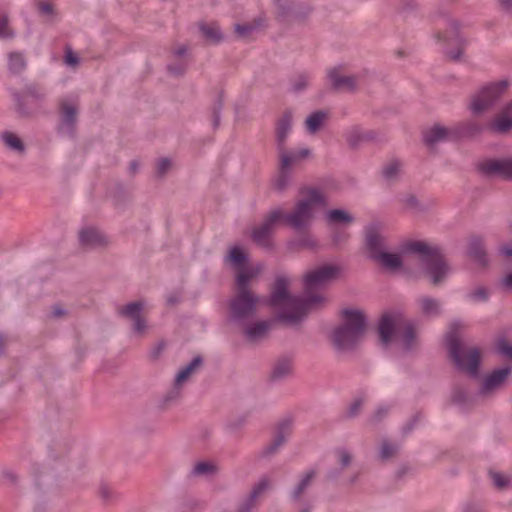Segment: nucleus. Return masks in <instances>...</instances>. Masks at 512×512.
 I'll return each mask as SVG.
<instances>
[{
	"label": "nucleus",
	"instance_id": "f257e3e1",
	"mask_svg": "<svg viewBox=\"0 0 512 512\" xmlns=\"http://www.w3.org/2000/svg\"><path fill=\"white\" fill-rule=\"evenodd\" d=\"M340 269L326 264L308 272L304 278V295L295 296L288 292L289 280L284 276L277 277L271 295L263 301L278 310V319L288 325L299 323L308 310L317 307L324 301L317 291L335 279Z\"/></svg>",
	"mask_w": 512,
	"mask_h": 512
},
{
	"label": "nucleus",
	"instance_id": "f03ea898",
	"mask_svg": "<svg viewBox=\"0 0 512 512\" xmlns=\"http://www.w3.org/2000/svg\"><path fill=\"white\" fill-rule=\"evenodd\" d=\"M300 199L294 210L285 214L282 209L277 208L271 211L263 223L252 230V240L259 246L271 248L270 236L275 226L281 221H285L289 226L296 230L307 227L318 208L326 206V197L318 188L310 187L301 191Z\"/></svg>",
	"mask_w": 512,
	"mask_h": 512
},
{
	"label": "nucleus",
	"instance_id": "7ed1b4c3",
	"mask_svg": "<svg viewBox=\"0 0 512 512\" xmlns=\"http://www.w3.org/2000/svg\"><path fill=\"white\" fill-rule=\"evenodd\" d=\"M378 333L383 345L398 340L405 350L412 348L416 338L413 322L407 321L398 310L387 311L382 315Z\"/></svg>",
	"mask_w": 512,
	"mask_h": 512
},
{
	"label": "nucleus",
	"instance_id": "20e7f679",
	"mask_svg": "<svg viewBox=\"0 0 512 512\" xmlns=\"http://www.w3.org/2000/svg\"><path fill=\"white\" fill-rule=\"evenodd\" d=\"M406 253L416 254L419 262L433 284H439L450 273L440 249L423 241H412L404 246Z\"/></svg>",
	"mask_w": 512,
	"mask_h": 512
},
{
	"label": "nucleus",
	"instance_id": "39448f33",
	"mask_svg": "<svg viewBox=\"0 0 512 512\" xmlns=\"http://www.w3.org/2000/svg\"><path fill=\"white\" fill-rule=\"evenodd\" d=\"M343 325L334 329L332 340L339 350H348L363 337L366 329V317L360 310L345 309L342 312Z\"/></svg>",
	"mask_w": 512,
	"mask_h": 512
},
{
	"label": "nucleus",
	"instance_id": "423d86ee",
	"mask_svg": "<svg viewBox=\"0 0 512 512\" xmlns=\"http://www.w3.org/2000/svg\"><path fill=\"white\" fill-rule=\"evenodd\" d=\"M447 346L456 367L472 377H477L480 363L478 348L464 346L454 334L447 336Z\"/></svg>",
	"mask_w": 512,
	"mask_h": 512
},
{
	"label": "nucleus",
	"instance_id": "0eeeda50",
	"mask_svg": "<svg viewBox=\"0 0 512 512\" xmlns=\"http://www.w3.org/2000/svg\"><path fill=\"white\" fill-rule=\"evenodd\" d=\"M366 246L370 257L382 267L389 270H397L402 265L399 254L384 251V240L378 233L376 225H370L366 229Z\"/></svg>",
	"mask_w": 512,
	"mask_h": 512
},
{
	"label": "nucleus",
	"instance_id": "6e6552de",
	"mask_svg": "<svg viewBox=\"0 0 512 512\" xmlns=\"http://www.w3.org/2000/svg\"><path fill=\"white\" fill-rule=\"evenodd\" d=\"M510 82L502 79L486 84L472 98L470 109L473 114H480L492 107L503 93L509 88Z\"/></svg>",
	"mask_w": 512,
	"mask_h": 512
},
{
	"label": "nucleus",
	"instance_id": "1a4fd4ad",
	"mask_svg": "<svg viewBox=\"0 0 512 512\" xmlns=\"http://www.w3.org/2000/svg\"><path fill=\"white\" fill-rule=\"evenodd\" d=\"M261 300L250 290H238L229 304L230 319L237 323H244L254 315L256 306Z\"/></svg>",
	"mask_w": 512,
	"mask_h": 512
},
{
	"label": "nucleus",
	"instance_id": "9d476101",
	"mask_svg": "<svg viewBox=\"0 0 512 512\" xmlns=\"http://www.w3.org/2000/svg\"><path fill=\"white\" fill-rule=\"evenodd\" d=\"M77 97L65 98L60 104L59 131L62 134H72L77 122Z\"/></svg>",
	"mask_w": 512,
	"mask_h": 512
},
{
	"label": "nucleus",
	"instance_id": "9b49d317",
	"mask_svg": "<svg viewBox=\"0 0 512 512\" xmlns=\"http://www.w3.org/2000/svg\"><path fill=\"white\" fill-rule=\"evenodd\" d=\"M482 173L512 180V158L487 159L479 163Z\"/></svg>",
	"mask_w": 512,
	"mask_h": 512
},
{
	"label": "nucleus",
	"instance_id": "f8f14e48",
	"mask_svg": "<svg viewBox=\"0 0 512 512\" xmlns=\"http://www.w3.org/2000/svg\"><path fill=\"white\" fill-rule=\"evenodd\" d=\"M144 310V302L136 301L123 306L119 310V313L121 316L133 322L132 328L135 333L141 334L147 329L146 321L142 318V313Z\"/></svg>",
	"mask_w": 512,
	"mask_h": 512
},
{
	"label": "nucleus",
	"instance_id": "ddd939ff",
	"mask_svg": "<svg viewBox=\"0 0 512 512\" xmlns=\"http://www.w3.org/2000/svg\"><path fill=\"white\" fill-rule=\"evenodd\" d=\"M278 150L281 169H288L290 171L294 165H297L301 160L310 155V150L308 148H300L295 151H285L284 146H278Z\"/></svg>",
	"mask_w": 512,
	"mask_h": 512
},
{
	"label": "nucleus",
	"instance_id": "4468645a",
	"mask_svg": "<svg viewBox=\"0 0 512 512\" xmlns=\"http://www.w3.org/2000/svg\"><path fill=\"white\" fill-rule=\"evenodd\" d=\"M489 128L496 133H506L512 129V101L506 104L501 113L490 123Z\"/></svg>",
	"mask_w": 512,
	"mask_h": 512
},
{
	"label": "nucleus",
	"instance_id": "2eb2a0df",
	"mask_svg": "<svg viewBox=\"0 0 512 512\" xmlns=\"http://www.w3.org/2000/svg\"><path fill=\"white\" fill-rule=\"evenodd\" d=\"M510 374L509 367H503L489 374L483 382L480 394L484 395L499 387Z\"/></svg>",
	"mask_w": 512,
	"mask_h": 512
},
{
	"label": "nucleus",
	"instance_id": "dca6fc26",
	"mask_svg": "<svg viewBox=\"0 0 512 512\" xmlns=\"http://www.w3.org/2000/svg\"><path fill=\"white\" fill-rule=\"evenodd\" d=\"M290 429L291 421H282L277 427L272 443L263 450V456L266 457L273 454L286 441V438L290 433Z\"/></svg>",
	"mask_w": 512,
	"mask_h": 512
},
{
	"label": "nucleus",
	"instance_id": "f3484780",
	"mask_svg": "<svg viewBox=\"0 0 512 512\" xmlns=\"http://www.w3.org/2000/svg\"><path fill=\"white\" fill-rule=\"evenodd\" d=\"M80 243L87 247H96L105 243V236L94 227L84 228L79 234Z\"/></svg>",
	"mask_w": 512,
	"mask_h": 512
},
{
	"label": "nucleus",
	"instance_id": "a211bd4d",
	"mask_svg": "<svg viewBox=\"0 0 512 512\" xmlns=\"http://www.w3.org/2000/svg\"><path fill=\"white\" fill-rule=\"evenodd\" d=\"M332 86L338 90L351 91L356 86V80L353 76H343L337 68L332 69L328 73Z\"/></svg>",
	"mask_w": 512,
	"mask_h": 512
},
{
	"label": "nucleus",
	"instance_id": "6ab92c4d",
	"mask_svg": "<svg viewBox=\"0 0 512 512\" xmlns=\"http://www.w3.org/2000/svg\"><path fill=\"white\" fill-rule=\"evenodd\" d=\"M270 482L267 477H262L253 487L250 495L241 503L240 511L248 512L253 507L256 499L269 488Z\"/></svg>",
	"mask_w": 512,
	"mask_h": 512
},
{
	"label": "nucleus",
	"instance_id": "aec40b11",
	"mask_svg": "<svg viewBox=\"0 0 512 512\" xmlns=\"http://www.w3.org/2000/svg\"><path fill=\"white\" fill-rule=\"evenodd\" d=\"M424 142L432 147L435 144L445 141L449 138V131L440 125H435L427 129L423 134Z\"/></svg>",
	"mask_w": 512,
	"mask_h": 512
},
{
	"label": "nucleus",
	"instance_id": "412c9836",
	"mask_svg": "<svg viewBox=\"0 0 512 512\" xmlns=\"http://www.w3.org/2000/svg\"><path fill=\"white\" fill-rule=\"evenodd\" d=\"M292 115L286 112L278 121L276 127V139L278 146H284L286 138L291 131Z\"/></svg>",
	"mask_w": 512,
	"mask_h": 512
},
{
	"label": "nucleus",
	"instance_id": "4be33fe9",
	"mask_svg": "<svg viewBox=\"0 0 512 512\" xmlns=\"http://www.w3.org/2000/svg\"><path fill=\"white\" fill-rule=\"evenodd\" d=\"M262 266L244 268L236 276V284L239 291L249 290L248 285L261 271Z\"/></svg>",
	"mask_w": 512,
	"mask_h": 512
},
{
	"label": "nucleus",
	"instance_id": "5701e85b",
	"mask_svg": "<svg viewBox=\"0 0 512 512\" xmlns=\"http://www.w3.org/2000/svg\"><path fill=\"white\" fill-rule=\"evenodd\" d=\"M269 328L270 323L268 321H259L249 325L244 334L249 341H257L265 336Z\"/></svg>",
	"mask_w": 512,
	"mask_h": 512
},
{
	"label": "nucleus",
	"instance_id": "b1692460",
	"mask_svg": "<svg viewBox=\"0 0 512 512\" xmlns=\"http://www.w3.org/2000/svg\"><path fill=\"white\" fill-rule=\"evenodd\" d=\"M468 254L479 265L484 266L487 264L486 253L483 248V243L480 239L474 238L470 241L468 246Z\"/></svg>",
	"mask_w": 512,
	"mask_h": 512
},
{
	"label": "nucleus",
	"instance_id": "393cba45",
	"mask_svg": "<svg viewBox=\"0 0 512 512\" xmlns=\"http://www.w3.org/2000/svg\"><path fill=\"white\" fill-rule=\"evenodd\" d=\"M201 363L202 358L200 356H196L186 366L180 369L175 377V387L179 388L189 378L193 371L201 365Z\"/></svg>",
	"mask_w": 512,
	"mask_h": 512
},
{
	"label": "nucleus",
	"instance_id": "a878e982",
	"mask_svg": "<svg viewBox=\"0 0 512 512\" xmlns=\"http://www.w3.org/2000/svg\"><path fill=\"white\" fill-rule=\"evenodd\" d=\"M328 224H347L351 223L354 218L351 214L343 209H332L325 215Z\"/></svg>",
	"mask_w": 512,
	"mask_h": 512
},
{
	"label": "nucleus",
	"instance_id": "bb28decb",
	"mask_svg": "<svg viewBox=\"0 0 512 512\" xmlns=\"http://www.w3.org/2000/svg\"><path fill=\"white\" fill-rule=\"evenodd\" d=\"M326 116L327 114L324 111H315L311 113L305 121L307 132L310 134L317 132L322 126Z\"/></svg>",
	"mask_w": 512,
	"mask_h": 512
},
{
	"label": "nucleus",
	"instance_id": "cd10ccee",
	"mask_svg": "<svg viewBox=\"0 0 512 512\" xmlns=\"http://www.w3.org/2000/svg\"><path fill=\"white\" fill-rule=\"evenodd\" d=\"M26 67V60L22 53L11 52L8 55V68L11 73H21Z\"/></svg>",
	"mask_w": 512,
	"mask_h": 512
},
{
	"label": "nucleus",
	"instance_id": "c85d7f7f",
	"mask_svg": "<svg viewBox=\"0 0 512 512\" xmlns=\"http://www.w3.org/2000/svg\"><path fill=\"white\" fill-rule=\"evenodd\" d=\"M422 313L428 316H434L440 313L441 304L437 299L431 297H422L419 300Z\"/></svg>",
	"mask_w": 512,
	"mask_h": 512
},
{
	"label": "nucleus",
	"instance_id": "c756f323",
	"mask_svg": "<svg viewBox=\"0 0 512 512\" xmlns=\"http://www.w3.org/2000/svg\"><path fill=\"white\" fill-rule=\"evenodd\" d=\"M315 474L316 472L314 470H310L303 475V477L300 479L299 483L292 492V497L294 500H299L301 498V496L304 494L306 489L311 484L313 478L315 477Z\"/></svg>",
	"mask_w": 512,
	"mask_h": 512
},
{
	"label": "nucleus",
	"instance_id": "7c9ffc66",
	"mask_svg": "<svg viewBox=\"0 0 512 512\" xmlns=\"http://www.w3.org/2000/svg\"><path fill=\"white\" fill-rule=\"evenodd\" d=\"M402 171V163L399 160L390 161L382 171L383 177L387 181H394Z\"/></svg>",
	"mask_w": 512,
	"mask_h": 512
},
{
	"label": "nucleus",
	"instance_id": "2f4dec72",
	"mask_svg": "<svg viewBox=\"0 0 512 512\" xmlns=\"http://www.w3.org/2000/svg\"><path fill=\"white\" fill-rule=\"evenodd\" d=\"M291 371V362L288 359L279 360L272 371V377L274 379H280L288 375Z\"/></svg>",
	"mask_w": 512,
	"mask_h": 512
},
{
	"label": "nucleus",
	"instance_id": "473e14b6",
	"mask_svg": "<svg viewBox=\"0 0 512 512\" xmlns=\"http://www.w3.org/2000/svg\"><path fill=\"white\" fill-rule=\"evenodd\" d=\"M247 259V255L243 251L242 248L235 246L230 249L228 260L235 266L239 267L242 265Z\"/></svg>",
	"mask_w": 512,
	"mask_h": 512
},
{
	"label": "nucleus",
	"instance_id": "72a5a7b5",
	"mask_svg": "<svg viewBox=\"0 0 512 512\" xmlns=\"http://www.w3.org/2000/svg\"><path fill=\"white\" fill-rule=\"evenodd\" d=\"M200 29L204 36L213 42H218L221 39V32L217 24L201 25Z\"/></svg>",
	"mask_w": 512,
	"mask_h": 512
},
{
	"label": "nucleus",
	"instance_id": "f704fd0d",
	"mask_svg": "<svg viewBox=\"0 0 512 512\" xmlns=\"http://www.w3.org/2000/svg\"><path fill=\"white\" fill-rule=\"evenodd\" d=\"M216 471V466L210 462H198L193 467L191 474L195 476L211 475Z\"/></svg>",
	"mask_w": 512,
	"mask_h": 512
},
{
	"label": "nucleus",
	"instance_id": "c9c22d12",
	"mask_svg": "<svg viewBox=\"0 0 512 512\" xmlns=\"http://www.w3.org/2000/svg\"><path fill=\"white\" fill-rule=\"evenodd\" d=\"M291 181V171L288 169H281L279 175L274 180V187L278 191H283L290 183Z\"/></svg>",
	"mask_w": 512,
	"mask_h": 512
},
{
	"label": "nucleus",
	"instance_id": "e433bc0d",
	"mask_svg": "<svg viewBox=\"0 0 512 512\" xmlns=\"http://www.w3.org/2000/svg\"><path fill=\"white\" fill-rule=\"evenodd\" d=\"M2 140L6 144V146H8L12 150L19 152L23 150V144L21 140L11 132H4L2 134Z\"/></svg>",
	"mask_w": 512,
	"mask_h": 512
},
{
	"label": "nucleus",
	"instance_id": "4c0bfd02",
	"mask_svg": "<svg viewBox=\"0 0 512 512\" xmlns=\"http://www.w3.org/2000/svg\"><path fill=\"white\" fill-rule=\"evenodd\" d=\"M490 477L491 480L493 481V484L500 489L505 488L512 483V477L507 474L491 472Z\"/></svg>",
	"mask_w": 512,
	"mask_h": 512
},
{
	"label": "nucleus",
	"instance_id": "58836bf2",
	"mask_svg": "<svg viewBox=\"0 0 512 512\" xmlns=\"http://www.w3.org/2000/svg\"><path fill=\"white\" fill-rule=\"evenodd\" d=\"M469 400L470 395L463 388H457L452 394V401L459 407H465Z\"/></svg>",
	"mask_w": 512,
	"mask_h": 512
},
{
	"label": "nucleus",
	"instance_id": "ea45409f",
	"mask_svg": "<svg viewBox=\"0 0 512 512\" xmlns=\"http://www.w3.org/2000/svg\"><path fill=\"white\" fill-rule=\"evenodd\" d=\"M396 450H397V447L394 444H392L388 441H384L381 444V447L379 450V457L382 460H387L396 452Z\"/></svg>",
	"mask_w": 512,
	"mask_h": 512
},
{
	"label": "nucleus",
	"instance_id": "a19ab883",
	"mask_svg": "<svg viewBox=\"0 0 512 512\" xmlns=\"http://www.w3.org/2000/svg\"><path fill=\"white\" fill-rule=\"evenodd\" d=\"M13 36H14V33L11 31V29L8 26L7 18L0 17V38L8 39V38H12Z\"/></svg>",
	"mask_w": 512,
	"mask_h": 512
},
{
	"label": "nucleus",
	"instance_id": "79ce46f5",
	"mask_svg": "<svg viewBox=\"0 0 512 512\" xmlns=\"http://www.w3.org/2000/svg\"><path fill=\"white\" fill-rule=\"evenodd\" d=\"M308 77L306 75L298 76L292 83L294 92H301L308 85Z\"/></svg>",
	"mask_w": 512,
	"mask_h": 512
},
{
	"label": "nucleus",
	"instance_id": "37998d69",
	"mask_svg": "<svg viewBox=\"0 0 512 512\" xmlns=\"http://www.w3.org/2000/svg\"><path fill=\"white\" fill-rule=\"evenodd\" d=\"M256 27L252 24H237L235 27L236 32L241 37H247L249 36Z\"/></svg>",
	"mask_w": 512,
	"mask_h": 512
},
{
	"label": "nucleus",
	"instance_id": "c03bdc74",
	"mask_svg": "<svg viewBox=\"0 0 512 512\" xmlns=\"http://www.w3.org/2000/svg\"><path fill=\"white\" fill-rule=\"evenodd\" d=\"M336 456L339 462L341 463L342 467L348 466L351 462V455L346 449H338L336 451Z\"/></svg>",
	"mask_w": 512,
	"mask_h": 512
},
{
	"label": "nucleus",
	"instance_id": "a18cd8bd",
	"mask_svg": "<svg viewBox=\"0 0 512 512\" xmlns=\"http://www.w3.org/2000/svg\"><path fill=\"white\" fill-rule=\"evenodd\" d=\"M171 166V161L168 158H161L157 162V173L163 175Z\"/></svg>",
	"mask_w": 512,
	"mask_h": 512
},
{
	"label": "nucleus",
	"instance_id": "49530a36",
	"mask_svg": "<svg viewBox=\"0 0 512 512\" xmlns=\"http://www.w3.org/2000/svg\"><path fill=\"white\" fill-rule=\"evenodd\" d=\"M498 350L501 354L512 358V345L507 343L505 340H501L499 342Z\"/></svg>",
	"mask_w": 512,
	"mask_h": 512
},
{
	"label": "nucleus",
	"instance_id": "de8ad7c7",
	"mask_svg": "<svg viewBox=\"0 0 512 512\" xmlns=\"http://www.w3.org/2000/svg\"><path fill=\"white\" fill-rule=\"evenodd\" d=\"M64 61L66 65L74 67L78 64V57L73 51L67 50Z\"/></svg>",
	"mask_w": 512,
	"mask_h": 512
},
{
	"label": "nucleus",
	"instance_id": "09e8293b",
	"mask_svg": "<svg viewBox=\"0 0 512 512\" xmlns=\"http://www.w3.org/2000/svg\"><path fill=\"white\" fill-rule=\"evenodd\" d=\"M471 297L474 299V300H477V301H483V300H486L487 299V291L485 288L483 287H480L478 289H476L472 294H471Z\"/></svg>",
	"mask_w": 512,
	"mask_h": 512
},
{
	"label": "nucleus",
	"instance_id": "8fccbe9b",
	"mask_svg": "<svg viewBox=\"0 0 512 512\" xmlns=\"http://www.w3.org/2000/svg\"><path fill=\"white\" fill-rule=\"evenodd\" d=\"M500 9L508 15H512V0H497Z\"/></svg>",
	"mask_w": 512,
	"mask_h": 512
},
{
	"label": "nucleus",
	"instance_id": "3c124183",
	"mask_svg": "<svg viewBox=\"0 0 512 512\" xmlns=\"http://www.w3.org/2000/svg\"><path fill=\"white\" fill-rule=\"evenodd\" d=\"M39 11L45 15H51L53 13V7L48 2H41L38 6Z\"/></svg>",
	"mask_w": 512,
	"mask_h": 512
},
{
	"label": "nucleus",
	"instance_id": "603ef678",
	"mask_svg": "<svg viewBox=\"0 0 512 512\" xmlns=\"http://www.w3.org/2000/svg\"><path fill=\"white\" fill-rule=\"evenodd\" d=\"M361 405H362V400H361V399H357V400H355V401L350 405V407H349V411H348L349 415H350V416H355V415L358 413V411H359V409H360Z\"/></svg>",
	"mask_w": 512,
	"mask_h": 512
},
{
	"label": "nucleus",
	"instance_id": "864d4df0",
	"mask_svg": "<svg viewBox=\"0 0 512 512\" xmlns=\"http://www.w3.org/2000/svg\"><path fill=\"white\" fill-rule=\"evenodd\" d=\"M500 254L505 257H512V245L505 244L500 248Z\"/></svg>",
	"mask_w": 512,
	"mask_h": 512
},
{
	"label": "nucleus",
	"instance_id": "5fc2aeb1",
	"mask_svg": "<svg viewBox=\"0 0 512 512\" xmlns=\"http://www.w3.org/2000/svg\"><path fill=\"white\" fill-rule=\"evenodd\" d=\"M502 285L506 289H512V273L506 275L502 280Z\"/></svg>",
	"mask_w": 512,
	"mask_h": 512
},
{
	"label": "nucleus",
	"instance_id": "6e6d98bb",
	"mask_svg": "<svg viewBox=\"0 0 512 512\" xmlns=\"http://www.w3.org/2000/svg\"><path fill=\"white\" fill-rule=\"evenodd\" d=\"M3 477L10 482H14L16 480V475L12 471L5 472Z\"/></svg>",
	"mask_w": 512,
	"mask_h": 512
},
{
	"label": "nucleus",
	"instance_id": "4d7b16f0",
	"mask_svg": "<svg viewBox=\"0 0 512 512\" xmlns=\"http://www.w3.org/2000/svg\"><path fill=\"white\" fill-rule=\"evenodd\" d=\"M187 52V47L186 46H180L176 51H175V54L177 57H181L183 55H185Z\"/></svg>",
	"mask_w": 512,
	"mask_h": 512
},
{
	"label": "nucleus",
	"instance_id": "13d9d810",
	"mask_svg": "<svg viewBox=\"0 0 512 512\" xmlns=\"http://www.w3.org/2000/svg\"><path fill=\"white\" fill-rule=\"evenodd\" d=\"M65 313L64 309L60 307H54L52 314L54 317H60Z\"/></svg>",
	"mask_w": 512,
	"mask_h": 512
},
{
	"label": "nucleus",
	"instance_id": "bf43d9fd",
	"mask_svg": "<svg viewBox=\"0 0 512 512\" xmlns=\"http://www.w3.org/2000/svg\"><path fill=\"white\" fill-rule=\"evenodd\" d=\"M168 69L173 74H180L184 70V66L183 65H181L180 67L169 66Z\"/></svg>",
	"mask_w": 512,
	"mask_h": 512
},
{
	"label": "nucleus",
	"instance_id": "052dcab7",
	"mask_svg": "<svg viewBox=\"0 0 512 512\" xmlns=\"http://www.w3.org/2000/svg\"><path fill=\"white\" fill-rule=\"evenodd\" d=\"M26 96L27 97H37L36 89L34 87H28L26 89Z\"/></svg>",
	"mask_w": 512,
	"mask_h": 512
},
{
	"label": "nucleus",
	"instance_id": "680f3d73",
	"mask_svg": "<svg viewBox=\"0 0 512 512\" xmlns=\"http://www.w3.org/2000/svg\"><path fill=\"white\" fill-rule=\"evenodd\" d=\"M450 29L456 35L458 33V30H459L458 23L456 21H451L450 22Z\"/></svg>",
	"mask_w": 512,
	"mask_h": 512
},
{
	"label": "nucleus",
	"instance_id": "e2e57ef3",
	"mask_svg": "<svg viewBox=\"0 0 512 512\" xmlns=\"http://www.w3.org/2000/svg\"><path fill=\"white\" fill-rule=\"evenodd\" d=\"M461 55H462V52H461L460 50H458V51H457V52H455V53H451V54H450V57H451L452 59H454V60H458V59H460Z\"/></svg>",
	"mask_w": 512,
	"mask_h": 512
},
{
	"label": "nucleus",
	"instance_id": "0e129e2a",
	"mask_svg": "<svg viewBox=\"0 0 512 512\" xmlns=\"http://www.w3.org/2000/svg\"><path fill=\"white\" fill-rule=\"evenodd\" d=\"M416 203H417V200H416V198H414V197H409V198L407 199V204H408L409 206H414Z\"/></svg>",
	"mask_w": 512,
	"mask_h": 512
},
{
	"label": "nucleus",
	"instance_id": "69168bd1",
	"mask_svg": "<svg viewBox=\"0 0 512 512\" xmlns=\"http://www.w3.org/2000/svg\"><path fill=\"white\" fill-rule=\"evenodd\" d=\"M4 349V339L3 336L0 334V355L2 354Z\"/></svg>",
	"mask_w": 512,
	"mask_h": 512
},
{
	"label": "nucleus",
	"instance_id": "338daca9",
	"mask_svg": "<svg viewBox=\"0 0 512 512\" xmlns=\"http://www.w3.org/2000/svg\"><path fill=\"white\" fill-rule=\"evenodd\" d=\"M219 120H220V114H219V112H215V124H218Z\"/></svg>",
	"mask_w": 512,
	"mask_h": 512
},
{
	"label": "nucleus",
	"instance_id": "774afa93",
	"mask_svg": "<svg viewBox=\"0 0 512 512\" xmlns=\"http://www.w3.org/2000/svg\"><path fill=\"white\" fill-rule=\"evenodd\" d=\"M300 512H309V510L306 506H303L300 508Z\"/></svg>",
	"mask_w": 512,
	"mask_h": 512
}]
</instances>
